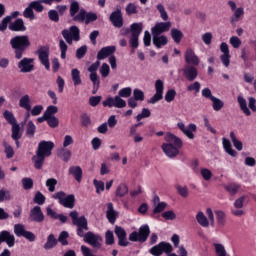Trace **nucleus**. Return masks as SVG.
<instances>
[{"mask_svg":"<svg viewBox=\"0 0 256 256\" xmlns=\"http://www.w3.org/2000/svg\"><path fill=\"white\" fill-rule=\"evenodd\" d=\"M164 141H166V143L162 144V151L165 153L166 157H169V159L177 157V155H179V149L183 147L181 138L168 132L164 136Z\"/></svg>","mask_w":256,"mask_h":256,"instance_id":"nucleus-1","label":"nucleus"},{"mask_svg":"<svg viewBox=\"0 0 256 256\" xmlns=\"http://www.w3.org/2000/svg\"><path fill=\"white\" fill-rule=\"evenodd\" d=\"M70 17H72L73 21L76 23L85 22L86 25L92 23L93 21H97V14L94 12H88L79 6V2L73 1L70 4Z\"/></svg>","mask_w":256,"mask_h":256,"instance_id":"nucleus-2","label":"nucleus"},{"mask_svg":"<svg viewBox=\"0 0 256 256\" xmlns=\"http://www.w3.org/2000/svg\"><path fill=\"white\" fill-rule=\"evenodd\" d=\"M10 45L14 51L15 59L20 60L23 59L25 51L31 47V41L27 35L15 36L11 38Z\"/></svg>","mask_w":256,"mask_h":256,"instance_id":"nucleus-3","label":"nucleus"},{"mask_svg":"<svg viewBox=\"0 0 256 256\" xmlns=\"http://www.w3.org/2000/svg\"><path fill=\"white\" fill-rule=\"evenodd\" d=\"M70 217L72 219L73 225L77 227V236L84 237L85 231H89L87 218H85V216L79 217V213L77 211L70 212Z\"/></svg>","mask_w":256,"mask_h":256,"instance_id":"nucleus-4","label":"nucleus"},{"mask_svg":"<svg viewBox=\"0 0 256 256\" xmlns=\"http://www.w3.org/2000/svg\"><path fill=\"white\" fill-rule=\"evenodd\" d=\"M151 233V229L149 225L144 224L140 226L138 232L134 231L129 235V241H133L134 243H145L147 239H149V235Z\"/></svg>","mask_w":256,"mask_h":256,"instance_id":"nucleus-5","label":"nucleus"},{"mask_svg":"<svg viewBox=\"0 0 256 256\" xmlns=\"http://www.w3.org/2000/svg\"><path fill=\"white\" fill-rule=\"evenodd\" d=\"M62 37L68 45H73V41H80L81 30L77 26H71L69 29L62 30Z\"/></svg>","mask_w":256,"mask_h":256,"instance_id":"nucleus-6","label":"nucleus"},{"mask_svg":"<svg viewBox=\"0 0 256 256\" xmlns=\"http://www.w3.org/2000/svg\"><path fill=\"white\" fill-rule=\"evenodd\" d=\"M53 199H57L63 207H66V209H73L75 207V195L70 194L67 196L65 192L60 191L56 192L53 195Z\"/></svg>","mask_w":256,"mask_h":256,"instance_id":"nucleus-7","label":"nucleus"},{"mask_svg":"<svg viewBox=\"0 0 256 256\" xmlns=\"http://www.w3.org/2000/svg\"><path fill=\"white\" fill-rule=\"evenodd\" d=\"M85 243L88 245H91L94 249H101L103 245V237L99 234H95L93 232H87L84 233V236H82Z\"/></svg>","mask_w":256,"mask_h":256,"instance_id":"nucleus-8","label":"nucleus"},{"mask_svg":"<svg viewBox=\"0 0 256 256\" xmlns=\"http://www.w3.org/2000/svg\"><path fill=\"white\" fill-rule=\"evenodd\" d=\"M36 55H38L40 63L49 71L51 69V64L49 63V46H40L36 51Z\"/></svg>","mask_w":256,"mask_h":256,"instance_id":"nucleus-9","label":"nucleus"},{"mask_svg":"<svg viewBox=\"0 0 256 256\" xmlns=\"http://www.w3.org/2000/svg\"><path fill=\"white\" fill-rule=\"evenodd\" d=\"M14 233L16 237H24V239H27V241H30L31 243L37 239V236H35L31 231H27L23 224H15Z\"/></svg>","mask_w":256,"mask_h":256,"instance_id":"nucleus-10","label":"nucleus"},{"mask_svg":"<svg viewBox=\"0 0 256 256\" xmlns=\"http://www.w3.org/2000/svg\"><path fill=\"white\" fill-rule=\"evenodd\" d=\"M104 107H115L116 109H125L127 102L119 95L115 97H109L103 101Z\"/></svg>","mask_w":256,"mask_h":256,"instance_id":"nucleus-11","label":"nucleus"},{"mask_svg":"<svg viewBox=\"0 0 256 256\" xmlns=\"http://www.w3.org/2000/svg\"><path fill=\"white\" fill-rule=\"evenodd\" d=\"M20 73H31L35 71V58L24 57L18 62Z\"/></svg>","mask_w":256,"mask_h":256,"instance_id":"nucleus-12","label":"nucleus"},{"mask_svg":"<svg viewBox=\"0 0 256 256\" xmlns=\"http://www.w3.org/2000/svg\"><path fill=\"white\" fill-rule=\"evenodd\" d=\"M228 5L231 11L234 13L230 18V23L233 25V23H238V21L243 19V15H245V9L243 7L237 8V4L234 1H228Z\"/></svg>","mask_w":256,"mask_h":256,"instance_id":"nucleus-13","label":"nucleus"},{"mask_svg":"<svg viewBox=\"0 0 256 256\" xmlns=\"http://www.w3.org/2000/svg\"><path fill=\"white\" fill-rule=\"evenodd\" d=\"M171 251H173V246H171V244L167 242H160L149 250L151 255L154 256H160L163 255V253H171Z\"/></svg>","mask_w":256,"mask_h":256,"instance_id":"nucleus-14","label":"nucleus"},{"mask_svg":"<svg viewBox=\"0 0 256 256\" xmlns=\"http://www.w3.org/2000/svg\"><path fill=\"white\" fill-rule=\"evenodd\" d=\"M164 89H165V85L163 84V80H156L155 82L156 93L148 100V103H150L151 105H155V103H159V101L163 99Z\"/></svg>","mask_w":256,"mask_h":256,"instance_id":"nucleus-15","label":"nucleus"},{"mask_svg":"<svg viewBox=\"0 0 256 256\" xmlns=\"http://www.w3.org/2000/svg\"><path fill=\"white\" fill-rule=\"evenodd\" d=\"M55 149V143L51 141H41L38 144V149L36 152L40 153L44 157H51V153Z\"/></svg>","mask_w":256,"mask_h":256,"instance_id":"nucleus-16","label":"nucleus"},{"mask_svg":"<svg viewBox=\"0 0 256 256\" xmlns=\"http://www.w3.org/2000/svg\"><path fill=\"white\" fill-rule=\"evenodd\" d=\"M178 129L188 137V139H195V133L197 131V125L195 124H189L188 126H185V123L178 122L177 123Z\"/></svg>","mask_w":256,"mask_h":256,"instance_id":"nucleus-17","label":"nucleus"},{"mask_svg":"<svg viewBox=\"0 0 256 256\" xmlns=\"http://www.w3.org/2000/svg\"><path fill=\"white\" fill-rule=\"evenodd\" d=\"M184 58L188 65H194L195 67H197V65L201 63V59L199 58V56H197V54H195V50H193L192 48L186 49L184 53Z\"/></svg>","mask_w":256,"mask_h":256,"instance_id":"nucleus-18","label":"nucleus"},{"mask_svg":"<svg viewBox=\"0 0 256 256\" xmlns=\"http://www.w3.org/2000/svg\"><path fill=\"white\" fill-rule=\"evenodd\" d=\"M29 219L34 223H43V221H45V214L43 213V210H41L40 206H34L30 210Z\"/></svg>","mask_w":256,"mask_h":256,"instance_id":"nucleus-19","label":"nucleus"},{"mask_svg":"<svg viewBox=\"0 0 256 256\" xmlns=\"http://www.w3.org/2000/svg\"><path fill=\"white\" fill-rule=\"evenodd\" d=\"M220 51L223 53L220 56V60L222 61L224 67H229L231 63V54L229 52V45L226 42H222L220 44Z\"/></svg>","mask_w":256,"mask_h":256,"instance_id":"nucleus-20","label":"nucleus"},{"mask_svg":"<svg viewBox=\"0 0 256 256\" xmlns=\"http://www.w3.org/2000/svg\"><path fill=\"white\" fill-rule=\"evenodd\" d=\"M114 233L118 237V245L120 247H127V245H129V241H127V232L123 227L115 226Z\"/></svg>","mask_w":256,"mask_h":256,"instance_id":"nucleus-21","label":"nucleus"},{"mask_svg":"<svg viewBox=\"0 0 256 256\" xmlns=\"http://www.w3.org/2000/svg\"><path fill=\"white\" fill-rule=\"evenodd\" d=\"M110 21L114 27L121 29L123 27V14L121 13V8H117L114 12L110 14Z\"/></svg>","mask_w":256,"mask_h":256,"instance_id":"nucleus-22","label":"nucleus"},{"mask_svg":"<svg viewBox=\"0 0 256 256\" xmlns=\"http://www.w3.org/2000/svg\"><path fill=\"white\" fill-rule=\"evenodd\" d=\"M171 29V22H158L151 28L152 35H161Z\"/></svg>","mask_w":256,"mask_h":256,"instance_id":"nucleus-23","label":"nucleus"},{"mask_svg":"<svg viewBox=\"0 0 256 256\" xmlns=\"http://www.w3.org/2000/svg\"><path fill=\"white\" fill-rule=\"evenodd\" d=\"M106 207H107L106 219L109 221V223H111L112 225H115V222L117 221V217H119V212L115 210V207L111 202L107 203Z\"/></svg>","mask_w":256,"mask_h":256,"instance_id":"nucleus-24","label":"nucleus"},{"mask_svg":"<svg viewBox=\"0 0 256 256\" xmlns=\"http://www.w3.org/2000/svg\"><path fill=\"white\" fill-rule=\"evenodd\" d=\"M1 243H6L8 247H15V235L7 230L0 232V245Z\"/></svg>","mask_w":256,"mask_h":256,"instance_id":"nucleus-25","label":"nucleus"},{"mask_svg":"<svg viewBox=\"0 0 256 256\" xmlns=\"http://www.w3.org/2000/svg\"><path fill=\"white\" fill-rule=\"evenodd\" d=\"M243 203H245V196H241L235 200L234 209H232V214H234L235 217H242V215H245V211H243Z\"/></svg>","mask_w":256,"mask_h":256,"instance_id":"nucleus-26","label":"nucleus"},{"mask_svg":"<svg viewBox=\"0 0 256 256\" xmlns=\"http://www.w3.org/2000/svg\"><path fill=\"white\" fill-rule=\"evenodd\" d=\"M117 51L115 46H106L103 47L97 54L98 61H103V59H107V57L113 56V53Z\"/></svg>","mask_w":256,"mask_h":256,"instance_id":"nucleus-27","label":"nucleus"},{"mask_svg":"<svg viewBox=\"0 0 256 256\" xmlns=\"http://www.w3.org/2000/svg\"><path fill=\"white\" fill-rule=\"evenodd\" d=\"M152 41L157 49H161V47H165L169 43L167 36L161 34H152Z\"/></svg>","mask_w":256,"mask_h":256,"instance_id":"nucleus-28","label":"nucleus"},{"mask_svg":"<svg viewBox=\"0 0 256 256\" xmlns=\"http://www.w3.org/2000/svg\"><path fill=\"white\" fill-rule=\"evenodd\" d=\"M183 73L185 78L188 81H195L197 79V75H199V72L195 68V66L188 65L183 69Z\"/></svg>","mask_w":256,"mask_h":256,"instance_id":"nucleus-29","label":"nucleus"},{"mask_svg":"<svg viewBox=\"0 0 256 256\" xmlns=\"http://www.w3.org/2000/svg\"><path fill=\"white\" fill-rule=\"evenodd\" d=\"M8 29L10 31H16V32L27 31V27L25 26V22L21 18H18L14 22L10 23L9 26H8Z\"/></svg>","mask_w":256,"mask_h":256,"instance_id":"nucleus-30","label":"nucleus"},{"mask_svg":"<svg viewBox=\"0 0 256 256\" xmlns=\"http://www.w3.org/2000/svg\"><path fill=\"white\" fill-rule=\"evenodd\" d=\"M68 173L69 175H73L78 183H81V180L83 179V169H81L80 166H71Z\"/></svg>","mask_w":256,"mask_h":256,"instance_id":"nucleus-31","label":"nucleus"},{"mask_svg":"<svg viewBox=\"0 0 256 256\" xmlns=\"http://www.w3.org/2000/svg\"><path fill=\"white\" fill-rule=\"evenodd\" d=\"M19 107H21V109H25V111H31V96H29V94H25L20 97Z\"/></svg>","mask_w":256,"mask_h":256,"instance_id":"nucleus-32","label":"nucleus"},{"mask_svg":"<svg viewBox=\"0 0 256 256\" xmlns=\"http://www.w3.org/2000/svg\"><path fill=\"white\" fill-rule=\"evenodd\" d=\"M45 157L43 154H40L36 151V154L32 157V162L34 164L35 169H43V163H45Z\"/></svg>","mask_w":256,"mask_h":256,"instance_id":"nucleus-33","label":"nucleus"},{"mask_svg":"<svg viewBox=\"0 0 256 256\" xmlns=\"http://www.w3.org/2000/svg\"><path fill=\"white\" fill-rule=\"evenodd\" d=\"M222 145L228 155H230L231 157H237V151L233 149V147L231 146V141H229V139L223 138Z\"/></svg>","mask_w":256,"mask_h":256,"instance_id":"nucleus-34","label":"nucleus"},{"mask_svg":"<svg viewBox=\"0 0 256 256\" xmlns=\"http://www.w3.org/2000/svg\"><path fill=\"white\" fill-rule=\"evenodd\" d=\"M196 221L200 227H204L205 229L209 227V219L207 218V216H205V213H203L202 211L196 214Z\"/></svg>","mask_w":256,"mask_h":256,"instance_id":"nucleus-35","label":"nucleus"},{"mask_svg":"<svg viewBox=\"0 0 256 256\" xmlns=\"http://www.w3.org/2000/svg\"><path fill=\"white\" fill-rule=\"evenodd\" d=\"M143 32V23H133L130 26V33L133 37H139Z\"/></svg>","mask_w":256,"mask_h":256,"instance_id":"nucleus-36","label":"nucleus"},{"mask_svg":"<svg viewBox=\"0 0 256 256\" xmlns=\"http://www.w3.org/2000/svg\"><path fill=\"white\" fill-rule=\"evenodd\" d=\"M71 78L74 83V87H77L83 83V80H81V72L77 68L72 69Z\"/></svg>","mask_w":256,"mask_h":256,"instance_id":"nucleus-37","label":"nucleus"},{"mask_svg":"<svg viewBox=\"0 0 256 256\" xmlns=\"http://www.w3.org/2000/svg\"><path fill=\"white\" fill-rule=\"evenodd\" d=\"M12 139H21V137H23V130H21V126L16 123V124H12Z\"/></svg>","mask_w":256,"mask_h":256,"instance_id":"nucleus-38","label":"nucleus"},{"mask_svg":"<svg viewBox=\"0 0 256 256\" xmlns=\"http://www.w3.org/2000/svg\"><path fill=\"white\" fill-rule=\"evenodd\" d=\"M53 247H57V239L55 238V235L50 234L48 235L47 241L44 244V249L49 251V249H53Z\"/></svg>","mask_w":256,"mask_h":256,"instance_id":"nucleus-39","label":"nucleus"},{"mask_svg":"<svg viewBox=\"0 0 256 256\" xmlns=\"http://www.w3.org/2000/svg\"><path fill=\"white\" fill-rule=\"evenodd\" d=\"M213 247L215 249L216 256H231L227 253L225 246L221 243H214Z\"/></svg>","mask_w":256,"mask_h":256,"instance_id":"nucleus-40","label":"nucleus"},{"mask_svg":"<svg viewBox=\"0 0 256 256\" xmlns=\"http://www.w3.org/2000/svg\"><path fill=\"white\" fill-rule=\"evenodd\" d=\"M224 189L230 194V195H237L239 189H241V185L237 183H230L226 186H224Z\"/></svg>","mask_w":256,"mask_h":256,"instance_id":"nucleus-41","label":"nucleus"},{"mask_svg":"<svg viewBox=\"0 0 256 256\" xmlns=\"http://www.w3.org/2000/svg\"><path fill=\"white\" fill-rule=\"evenodd\" d=\"M3 147H4V153L6 155L7 159H13L15 156V150L13 149V146H11L7 142H3Z\"/></svg>","mask_w":256,"mask_h":256,"instance_id":"nucleus-42","label":"nucleus"},{"mask_svg":"<svg viewBox=\"0 0 256 256\" xmlns=\"http://www.w3.org/2000/svg\"><path fill=\"white\" fill-rule=\"evenodd\" d=\"M238 103L240 105V109L243 111L244 114L247 116L251 115V110L247 107V100L243 98V96H238Z\"/></svg>","mask_w":256,"mask_h":256,"instance_id":"nucleus-43","label":"nucleus"},{"mask_svg":"<svg viewBox=\"0 0 256 256\" xmlns=\"http://www.w3.org/2000/svg\"><path fill=\"white\" fill-rule=\"evenodd\" d=\"M170 35L175 43H181V39H183V32L181 30L173 28Z\"/></svg>","mask_w":256,"mask_h":256,"instance_id":"nucleus-44","label":"nucleus"},{"mask_svg":"<svg viewBox=\"0 0 256 256\" xmlns=\"http://www.w3.org/2000/svg\"><path fill=\"white\" fill-rule=\"evenodd\" d=\"M59 49H60V57L61 59L67 58V49H69V46H67V42L65 40L60 39L59 40Z\"/></svg>","mask_w":256,"mask_h":256,"instance_id":"nucleus-45","label":"nucleus"},{"mask_svg":"<svg viewBox=\"0 0 256 256\" xmlns=\"http://www.w3.org/2000/svg\"><path fill=\"white\" fill-rule=\"evenodd\" d=\"M12 199L11 192L7 190V188L0 189V203H3V201H11Z\"/></svg>","mask_w":256,"mask_h":256,"instance_id":"nucleus-46","label":"nucleus"},{"mask_svg":"<svg viewBox=\"0 0 256 256\" xmlns=\"http://www.w3.org/2000/svg\"><path fill=\"white\" fill-rule=\"evenodd\" d=\"M211 101H212V108L215 111H221V109H223V107H225V103L223 102V100H221L217 97L212 98Z\"/></svg>","mask_w":256,"mask_h":256,"instance_id":"nucleus-47","label":"nucleus"},{"mask_svg":"<svg viewBox=\"0 0 256 256\" xmlns=\"http://www.w3.org/2000/svg\"><path fill=\"white\" fill-rule=\"evenodd\" d=\"M3 117L10 125L17 124V119L15 118V115H13V112L6 110L3 113Z\"/></svg>","mask_w":256,"mask_h":256,"instance_id":"nucleus-48","label":"nucleus"},{"mask_svg":"<svg viewBox=\"0 0 256 256\" xmlns=\"http://www.w3.org/2000/svg\"><path fill=\"white\" fill-rule=\"evenodd\" d=\"M42 3L45 2H43V0H37L30 2L29 5L30 7H32V10L34 9V11H36L37 13H42L43 9H45Z\"/></svg>","mask_w":256,"mask_h":256,"instance_id":"nucleus-49","label":"nucleus"},{"mask_svg":"<svg viewBox=\"0 0 256 256\" xmlns=\"http://www.w3.org/2000/svg\"><path fill=\"white\" fill-rule=\"evenodd\" d=\"M230 138L235 149H237V151H243V143L237 139V136H235V132H230Z\"/></svg>","mask_w":256,"mask_h":256,"instance_id":"nucleus-50","label":"nucleus"},{"mask_svg":"<svg viewBox=\"0 0 256 256\" xmlns=\"http://www.w3.org/2000/svg\"><path fill=\"white\" fill-rule=\"evenodd\" d=\"M129 193V187L126 184H120L116 189V197H125Z\"/></svg>","mask_w":256,"mask_h":256,"instance_id":"nucleus-51","label":"nucleus"},{"mask_svg":"<svg viewBox=\"0 0 256 256\" xmlns=\"http://www.w3.org/2000/svg\"><path fill=\"white\" fill-rule=\"evenodd\" d=\"M58 157L62 159V161H65V163H67V161L71 159V152L70 150L62 148L58 151Z\"/></svg>","mask_w":256,"mask_h":256,"instance_id":"nucleus-52","label":"nucleus"},{"mask_svg":"<svg viewBox=\"0 0 256 256\" xmlns=\"http://www.w3.org/2000/svg\"><path fill=\"white\" fill-rule=\"evenodd\" d=\"M93 184L96 189V193L98 195H101V193H103V191H105V182L104 181L94 179Z\"/></svg>","mask_w":256,"mask_h":256,"instance_id":"nucleus-53","label":"nucleus"},{"mask_svg":"<svg viewBox=\"0 0 256 256\" xmlns=\"http://www.w3.org/2000/svg\"><path fill=\"white\" fill-rule=\"evenodd\" d=\"M23 17H25V19H30V21H33V19H35V12L33 11V8L30 4L27 8L24 9Z\"/></svg>","mask_w":256,"mask_h":256,"instance_id":"nucleus-54","label":"nucleus"},{"mask_svg":"<svg viewBox=\"0 0 256 256\" xmlns=\"http://www.w3.org/2000/svg\"><path fill=\"white\" fill-rule=\"evenodd\" d=\"M36 129L37 127L35 126V123H33V121H29L26 128L27 137H35Z\"/></svg>","mask_w":256,"mask_h":256,"instance_id":"nucleus-55","label":"nucleus"},{"mask_svg":"<svg viewBox=\"0 0 256 256\" xmlns=\"http://www.w3.org/2000/svg\"><path fill=\"white\" fill-rule=\"evenodd\" d=\"M56 113H59V108L53 105L48 106L44 112L46 117H55Z\"/></svg>","mask_w":256,"mask_h":256,"instance_id":"nucleus-56","label":"nucleus"},{"mask_svg":"<svg viewBox=\"0 0 256 256\" xmlns=\"http://www.w3.org/2000/svg\"><path fill=\"white\" fill-rule=\"evenodd\" d=\"M200 174L202 179H204V181H211L213 177V172H211V170H209L208 168L200 169Z\"/></svg>","mask_w":256,"mask_h":256,"instance_id":"nucleus-57","label":"nucleus"},{"mask_svg":"<svg viewBox=\"0 0 256 256\" xmlns=\"http://www.w3.org/2000/svg\"><path fill=\"white\" fill-rule=\"evenodd\" d=\"M137 13H139L137 5L135 3H128L126 6V15H137Z\"/></svg>","mask_w":256,"mask_h":256,"instance_id":"nucleus-58","label":"nucleus"},{"mask_svg":"<svg viewBox=\"0 0 256 256\" xmlns=\"http://www.w3.org/2000/svg\"><path fill=\"white\" fill-rule=\"evenodd\" d=\"M105 244L106 245H114L115 244V235L113 234V231H111V230L106 231Z\"/></svg>","mask_w":256,"mask_h":256,"instance_id":"nucleus-59","label":"nucleus"},{"mask_svg":"<svg viewBox=\"0 0 256 256\" xmlns=\"http://www.w3.org/2000/svg\"><path fill=\"white\" fill-rule=\"evenodd\" d=\"M57 186V179L49 178L46 180V187L50 193H55V187Z\"/></svg>","mask_w":256,"mask_h":256,"instance_id":"nucleus-60","label":"nucleus"},{"mask_svg":"<svg viewBox=\"0 0 256 256\" xmlns=\"http://www.w3.org/2000/svg\"><path fill=\"white\" fill-rule=\"evenodd\" d=\"M131 93H133V90L131 89V87H125L119 90L118 96H120L121 98L127 99L131 97Z\"/></svg>","mask_w":256,"mask_h":256,"instance_id":"nucleus-61","label":"nucleus"},{"mask_svg":"<svg viewBox=\"0 0 256 256\" xmlns=\"http://www.w3.org/2000/svg\"><path fill=\"white\" fill-rule=\"evenodd\" d=\"M45 195H43V193L41 192H36L35 196H34V203H36V205H45Z\"/></svg>","mask_w":256,"mask_h":256,"instance_id":"nucleus-62","label":"nucleus"},{"mask_svg":"<svg viewBox=\"0 0 256 256\" xmlns=\"http://www.w3.org/2000/svg\"><path fill=\"white\" fill-rule=\"evenodd\" d=\"M22 187L25 191H29V189H33V179L31 178H23L22 179Z\"/></svg>","mask_w":256,"mask_h":256,"instance_id":"nucleus-63","label":"nucleus"},{"mask_svg":"<svg viewBox=\"0 0 256 256\" xmlns=\"http://www.w3.org/2000/svg\"><path fill=\"white\" fill-rule=\"evenodd\" d=\"M164 209H167L166 202L154 204L153 213H163Z\"/></svg>","mask_w":256,"mask_h":256,"instance_id":"nucleus-64","label":"nucleus"}]
</instances>
